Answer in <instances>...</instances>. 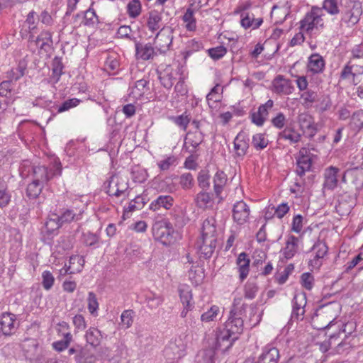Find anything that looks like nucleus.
<instances>
[{
    "instance_id": "42",
    "label": "nucleus",
    "mask_w": 363,
    "mask_h": 363,
    "mask_svg": "<svg viewBox=\"0 0 363 363\" xmlns=\"http://www.w3.org/2000/svg\"><path fill=\"white\" fill-rule=\"evenodd\" d=\"M258 291V286L255 282L248 281L244 286V296L247 299H253Z\"/></svg>"
},
{
    "instance_id": "32",
    "label": "nucleus",
    "mask_w": 363,
    "mask_h": 363,
    "mask_svg": "<svg viewBox=\"0 0 363 363\" xmlns=\"http://www.w3.org/2000/svg\"><path fill=\"white\" fill-rule=\"evenodd\" d=\"M86 342L93 347L100 345L102 339L101 331L96 328H90L85 335Z\"/></svg>"
},
{
    "instance_id": "41",
    "label": "nucleus",
    "mask_w": 363,
    "mask_h": 363,
    "mask_svg": "<svg viewBox=\"0 0 363 363\" xmlns=\"http://www.w3.org/2000/svg\"><path fill=\"white\" fill-rule=\"evenodd\" d=\"M341 0H324L323 8L330 14L339 13V4Z\"/></svg>"
},
{
    "instance_id": "13",
    "label": "nucleus",
    "mask_w": 363,
    "mask_h": 363,
    "mask_svg": "<svg viewBox=\"0 0 363 363\" xmlns=\"http://www.w3.org/2000/svg\"><path fill=\"white\" fill-rule=\"evenodd\" d=\"M340 169L333 166L326 168L324 171L323 189L333 190L337 185V174Z\"/></svg>"
},
{
    "instance_id": "3",
    "label": "nucleus",
    "mask_w": 363,
    "mask_h": 363,
    "mask_svg": "<svg viewBox=\"0 0 363 363\" xmlns=\"http://www.w3.org/2000/svg\"><path fill=\"white\" fill-rule=\"evenodd\" d=\"M340 25L351 28L356 25L362 14V9L359 1L347 2L341 13Z\"/></svg>"
},
{
    "instance_id": "59",
    "label": "nucleus",
    "mask_w": 363,
    "mask_h": 363,
    "mask_svg": "<svg viewBox=\"0 0 363 363\" xmlns=\"http://www.w3.org/2000/svg\"><path fill=\"white\" fill-rule=\"evenodd\" d=\"M286 121L285 115L281 112H279L276 116L272 118L271 123L275 128L281 129L285 126Z\"/></svg>"
},
{
    "instance_id": "47",
    "label": "nucleus",
    "mask_w": 363,
    "mask_h": 363,
    "mask_svg": "<svg viewBox=\"0 0 363 363\" xmlns=\"http://www.w3.org/2000/svg\"><path fill=\"white\" fill-rule=\"evenodd\" d=\"M52 67L53 77H56L55 81L57 82L60 77L63 73L62 69L64 66L61 59L57 57H55L52 60Z\"/></svg>"
},
{
    "instance_id": "61",
    "label": "nucleus",
    "mask_w": 363,
    "mask_h": 363,
    "mask_svg": "<svg viewBox=\"0 0 363 363\" xmlns=\"http://www.w3.org/2000/svg\"><path fill=\"white\" fill-rule=\"evenodd\" d=\"M99 238L96 234L88 232L83 233V242L86 246H93L99 242Z\"/></svg>"
},
{
    "instance_id": "43",
    "label": "nucleus",
    "mask_w": 363,
    "mask_h": 363,
    "mask_svg": "<svg viewBox=\"0 0 363 363\" xmlns=\"http://www.w3.org/2000/svg\"><path fill=\"white\" fill-rule=\"evenodd\" d=\"M179 184L183 189H191L194 184L193 175L189 172L182 174L179 178Z\"/></svg>"
},
{
    "instance_id": "19",
    "label": "nucleus",
    "mask_w": 363,
    "mask_h": 363,
    "mask_svg": "<svg viewBox=\"0 0 363 363\" xmlns=\"http://www.w3.org/2000/svg\"><path fill=\"white\" fill-rule=\"evenodd\" d=\"M237 339L238 336L235 334L232 333L225 328L217 336V345L220 349L223 346H225L223 350H227L233 345V342Z\"/></svg>"
},
{
    "instance_id": "34",
    "label": "nucleus",
    "mask_w": 363,
    "mask_h": 363,
    "mask_svg": "<svg viewBox=\"0 0 363 363\" xmlns=\"http://www.w3.org/2000/svg\"><path fill=\"white\" fill-rule=\"evenodd\" d=\"M84 259L83 257L79 255H72L69 257L68 267H70L71 273L80 272L84 264Z\"/></svg>"
},
{
    "instance_id": "7",
    "label": "nucleus",
    "mask_w": 363,
    "mask_h": 363,
    "mask_svg": "<svg viewBox=\"0 0 363 363\" xmlns=\"http://www.w3.org/2000/svg\"><path fill=\"white\" fill-rule=\"evenodd\" d=\"M173 29L169 27H162L155 38V45L156 48L162 53L167 51L172 45L173 40Z\"/></svg>"
},
{
    "instance_id": "33",
    "label": "nucleus",
    "mask_w": 363,
    "mask_h": 363,
    "mask_svg": "<svg viewBox=\"0 0 363 363\" xmlns=\"http://www.w3.org/2000/svg\"><path fill=\"white\" fill-rule=\"evenodd\" d=\"M227 182L226 174L222 171H218L213 177V187L216 196L218 197Z\"/></svg>"
},
{
    "instance_id": "53",
    "label": "nucleus",
    "mask_w": 363,
    "mask_h": 363,
    "mask_svg": "<svg viewBox=\"0 0 363 363\" xmlns=\"http://www.w3.org/2000/svg\"><path fill=\"white\" fill-rule=\"evenodd\" d=\"M42 284L45 290H50L55 281V278L50 271H44L42 274Z\"/></svg>"
},
{
    "instance_id": "40",
    "label": "nucleus",
    "mask_w": 363,
    "mask_h": 363,
    "mask_svg": "<svg viewBox=\"0 0 363 363\" xmlns=\"http://www.w3.org/2000/svg\"><path fill=\"white\" fill-rule=\"evenodd\" d=\"M183 21L186 23V28L189 31L196 30V19L194 16V11L188 9L182 17Z\"/></svg>"
},
{
    "instance_id": "26",
    "label": "nucleus",
    "mask_w": 363,
    "mask_h": 363,
    "mask_svg": "<svg viewBox=\"0 0 363 363\" xmlns=\"http://www.w3.org/2000/svg\"><path fill=\"white\" fill-rule=\"evenodd\" d=\"M298 239L294 235L289 237L283 250V255L286 259H291L296 255L298 250Z\"/></svg>"
},
{
    "instance_id": "54",
    "label": "nucleus",
    "mask_w": 363,
    "mask_h": 363,
    "mask_svg": "<svg viewBox=\"0 0 363 363\" xmlns=\"http://www.w3.org/2000/svg\"><path fill=\"white\" fill-rule=\"evenodd\" d=\"M13 88V82L11 80H4L0 84V96L9 97Z\"/></svg>"
},
{
    "instance_id": "50",
    "label": "nucleus",
    "mask_w": 363,
    "mask_h": 363,
    "mask_svg": "<svg viewBox=\"0 0 363 363\" xmlns=\"http://www.w3.org/2000/svg\"><path fill=\"white\" fill-rule=\"evenodd\" d=\"M306 305V296L305 294H296L292 300V308L300 311Z\"/></svg>"
},
{
    "instance_id": "36",
    "label": "nucleus",
    "mask_w": 363,
    "mask_h": 363,
    "mask_svg": "<svg viewBox=\"0 0 363 363\" xmlns=\"http://www.w3.org/2000/svg\"><path fill=\"white\" fill-rule=\"evenodd\" d=\"M142 11V5L140 0H130L127 5V13L130 18H135Z\"/></svg>"
},
{
    "instance_id": "20",
    "label": "nucleus",
    "mask_w": 363,
    "mask_h": 363,
    "mask_svg": "<svg viewBox=\"0 0 363 363\" xmlns=\"http://www.w3.org/2000/svg\"><path fill=\"white\" fill-rule=\"evenodd\" d=\"M216 223L213 216H209L203 220L201 228V238H216Z\"/></svg>"
},
{
    "instance_id": "64",
    "label": "nucleus",
    "mask_w": 363,
    "mask_h": 363,
    "mask_svg": "<svg viewBox=\"0 0 363 363\" xmlns=\"http://www.w3.org/2000/svg\"><path fill=\"white\" fill-rule=\"evenodd\" d=\"M363 261V252H359L351 261L345 264V272H348Z\"/></svg>"
},
{
    "instance_id": "5",
    "label": "nucleus",
    "mask_w": 363,
    "mask_h": 363,
    "mask_svg": "<svg viewBox=\"0 0 363 363\" xmlns=\"http://www.w3.org/2000/svg\"><path fill=\"white\" fill-rule=\"evenodd\" d=\"M173 228L168 221H162L155 223L152 228V233L155 240L163 245H168L172 242Z\"/></svg>"
},
{
    "instance_id": "25",
    "label": "nucleus",
    "mask_w": 363,
    "mask_h": 363,
    "mask_svg": "<svg viewBox=\"0 0 363 363\" xmlns=\"http://www.w3.org/2000/svg\"><path fill=\"white\" fill-rule=\"evenodd\" d=\"M250 259L245 252L239 255L237 259V265L240 272V278L243 281L248 275L250 271Z\"/></svg>"
},
{
    "instance_id": "1",
    "label": "nucleus",
    "mask_w": 363,
    "mask_h": 363,
    "mask_svg": "<svg viewBox=\"0 0 363 363\" xmlns=\"http://www.w3.org/2000/svg\"><path fill=\"white\" fill-rule=\"evenodd\" d=\"M55 175L52 169L45 166L33 167V181L26 189V196L30 199H36L42 191L43 186Z\"/></svg>"
},
{
    "instance_id": "62",
    "label": "nucleus",
    "mask_w": 363,
    "mask_h": 363,
    "mask_svg": "<svg viewBox=\"0 0 363 363\" xmlns=\"http://www.w3.org/2000/svg\"><path fill=\"white\" fill-rule=\"evenodd\" d=\"M313 277L311 274L307 272L301 275L302 286L307 290H311L313 286Z\"/></svg>"
},
{
    "instance_id": "29",
    "label": "nucleus",
    "mask_w": 363,
    "mask_h": 363,
    "mask_svg": "<svg viewBox=\"0 0 363 363\" xmlns=\"http://www.w3.org/2000/svg\"><path fill=\"white\" fill-rule=\"evenodd\" d=\"M196 206L200 208H208L213 206V194L206 192H199L195 199Z\"/></svg>"
},
{
    "instance_id": "55",
    "label": "nucleus",
    "mask_w": 363,
    "mask_h": 363,
    "mask_svg": "<svg viewBox=\"0 0 363 363\" xmlns=\"http://www.w3.org/2000/svg\"><path fill=\"white\" fill-rule=\"evenodd\" d=\"M88 310L91 315H94L99 308V303L94 293L89 292L88 295Z\"/></svg>"
},
{
    "instance_id": "44",
    "label": "nucleus",
    "mask_w": 363,
    "mask_h": 363,
    "mask_svg": "<svg viewBox=\"0 0 363 363\" xmlns=\"http://www.w3.org/2000/svg\"><path fill=\"white\" fill-rule=\"evenodd\" d=\"M94 359L93 356L89 354L88 350L79 345L77 356H74V360L77 363H91Z\"/></svg>"
},
{
    "instance_id": "37",
    "label": "nucleus",
    "mask_w": 363,
    "mask_h": 363,
    "mask_svg": "<svg viewBox=\"0 0 363 363\" xmlns=\"http://www.w3.org/2000/svg\"><path fill=\"white\" fill-rule=\"evenodd\" d=\"M79 216L80 215H77L72 209H63L60 215H58V218L62 225L65 223H69L73 220H79Z\"/></svg>"
},
{
    "instance_id": "31",
    "label": "nucleus",
    "mask_w": 363,
    "mask_h": 363,
    "mask_svg": "<svg viewBox=\"0 0 363 363\" xmlns=\"http://www.w3.org/2000/svg\"><path fill=\"white\" fill-rule=\"evenodd\" d=\"M116 179V178L115 177H111V180L107 184L105 183V189H106V193L109 196H114L116 197H119L123 194H124V192L127 190L128 186H127V184H125L122 187H120V184H118V182H116V190H113L112 189V184H113V182H115Z\"/></svg>"
},
{
    "instance_id": "27",
    "label": "nucleus",
    "mask_w": 363,
    "mask_h": 363,
    "mask_svg": "<svg viewBox=\"0 0 363 363\" xmlns=\"http://www.w3.org/2000/svg\"><path fill=\"white\" fill-rule=\"evenodd\" d=\"M234 148L238 157H243L249 148L248 140L242 134H238L234 140Z\"/></svg>"
},
{
    "instance_id": "51",
    "label": "nucleus",
    "mask_w": 363,
    "mask_h": 363,
    "mask_svg": "<svg viewBox=\"0 0 363 363\" xmlns=\"http://www.w3.org/2000/svg\"><path fill=\"white\" fill-rule=\"evenodd\" d=\"M219 312V308L216 306H213L210 309L203 313L201 315V320L203 322H210L214 320Z\"/></svg>"
},
{
    "instance_id": "63",
    "label": "nucleus",
    "mask_w": 363,
    "mask_h": 363,
    "mask_svg": "<svg viewBox=\"0 0 363 363\" xmlns=\"http://www.w3.org/2000/svg\"><path fill=\"white\" fill-rule=\"evenodd\" d=\"M72 323L78 330H84L86 327L84 317L81 314L74 315L72 318Z\"/></svg>"
},
{
    "instance_id": "15",
    "label": "nucleus",
    "mask_w": 363,
    "mask_h": 363,
    "mask_svg": "<svg viewBox=\"0 0 363 363\" xmlns=\"http://www.w3.org/2000/svg\"><path fill=\"white\" fill-rule=\"evenodd\" d=\"M33 35H30L29 38V42L30 43L35 42V44L38 45L41 43L40 45L41 50H43L46 52L51 51L52 48V35L49 31H43L35 40H33Z\"/></svg>"
},
{
    "instance_id": "48",
    "label": "nucleus",
    "mask_w": 363,
    "mask_h": 363,
    "mask_svg": "<svg viewBox=\"0 0 363 363\" xmlns=\"http://www.w3.org/2000/svg\"><path fill=\"white\" fill-rule=\"evenodd\" d=\"M226 52L227 49L223 45H220L208 50V53L209 56L215 60H218L222 58L226 54Z\"/></svg>"
},
{
    "instance_id": "21",
    "label": "nucleus",
    "mask_w": 363,
    "mask_h": 363,
    "mask_svg": "<svg viewBox=\"0 0 363 363\" xmlns=\"http://www.w3.org/2000/svg\"><path fill=\"white\" fill-rule=\"evenodd\" d=\"M149 89V82L145 79H141L136 81L134 86L130 87L129 95L138 99L142 97Z\"/></svg>"
},
{
    "instance_id": "24",
    "label": "nucleus",
    "mask_w": 363,
    "mask_h": 363,
    "mask_svg": "<svg viewBox=\"0 0 363 363\" xmlns=\"http://www.w3.org/2000/svg\"><path fill=\"white\" fill-rule=\"evenodd\" d=\"M308 69L314 74L320 73L325 67V60L319 54H313L309 57Z\"/></svg>"
},
{
    "instance_id": "9",
    "label": "nucleus",
    "mask_w": 363,
    "mask_h": 363,
    "mask_svg": "<svg viewBox=\"0 0 363 363\" xmlns=\"http://www.w3.org/2000/svg\"><path fill=\"white\" fill-rule=\"evenodd\" d=\"M272 86V91L277 94L289 95L294 90L291 81L283 75H278L274 79Z\"/></svg>"
},
{
    "instance_id": "56",
    "label": "nucleus",
    "mask_w": 363,
    "mask_h": 363,
    "mask_svg": "<svg viewBox=\"0 0 363 363\" xmlns=\"http://www.w3.org/2000/svg\"><path fill=\"white\" fill-rule=\"evenodd\" d=\"M298 118L301 130H304L305 128H308L309 125L314 123L311 116L306 113L299 114Z\"/></svg>"
},
{
    "instance_id": "38",
    "label": "nucleus",
    "mask_w": 363,
    "mask_h": 363,
    "mask_svg": "<svg viewBox=\"0 0 363 363\" xmlns=\"http://www.w3.org/2000/svg\"><path fill=\"white\" fill-rule=\"evenodd\" d=\"M300 98L303 101V105L311 106L318 101V95L316 91L307 89L301 94Z\"/></svg>"
},
{
    "instance_id": "23",
    "label": "nucleus",
    "mask_w": 363,
    "mask_h": 363,
    "mask_svg": "<svg viewBox=\"0 0 363 363\" xmlns=\"http://www.w3.org/2000/svg\"><path fill=\"white\" fill-rule=\"evenodd\" d=\"M61 226L62 224L59 220L58 215L56 213H50L45 223V233L48 235H57Z\"/></svg>"
},
{
    "instance_id": "39",
    "label": "nucleus",
    "mask_w": 363,
    "mask_h": 363,
    "mask_svg": "<svg viewBox=\"0 0 363 363\" xmlns=\"http://www.w3.org/2000/svg\"><path fill=\"white\" fill-rule=\"evenodd\" d=\"M72 340V335L70 333L64 334V338L61 340L54 342L52 343L53 348L59 352L67 348Z\"/></svg>"
},
{
    "instance_id": "17",
    "label": "nucleus",
    "mask_w": 363,
    "mask_h": 363,
    "mask_svg": "<svg viewBox=\"0 0 363 363\" xmlns=\"http://www.w3.org/2000/svg\"><path fill=\"white\" fill-rule=\"evenodd\" d=\"M155 48L150 43H135V55L138 59L148 60L155 55Z\"/></svg>"
},
{
    "instance_id": "12",
    "label": "nucleus",
    "mask_w": 363,
    "mask_h": 363,
    "mask_svg": "<svg viewBox=\"0 0 363 363\" xmlns=\"http://www.w3.org/2000/svg\"><path fill=\"white\" fill-rule=\"evenodd\" d=\"M279 359V352L278 349L274 347H265L262 353L259 355L257 362L247 359L245 363H278Z\"/></svg>"
},
{
    "instance_id": "8",
    "label": "nucleus",
    "mask_w": 363,
    "mask_h": 363,
    "mask_svg": "<svg viewBox=\"0 0 363 363\" xmlns=\"http://www.w3.org/2000/svg\"><path fill=\"white\" fill-rule=\"evenodd\" d=\"M250 209L243 201L236 202L233 208V219L238 225L246 223L250 218Z\"/></svg>"
},
{
    "instance_id": "4",
    "label": "nucleus",
    "mask_w": 363,
    "mask_h": 363,
    "mask_svg": "<svg viewBox=\"0 0 363 363\" xmlns=\"http://www.w3.org/2000/svg\"><path fill=\"white\" fill-rule=\"evenodd\" d=\"M321 11L318 8H312L301 21V29L307 33L311 32L314 28L323 27V21L321 18Z\"/></svg>"
},
{
    "instance_id": "10",
    "label": "nucleus",
    "mask_w": 363,
    "mask_h": 363,
    "mask_svg": "<svg viewBox=\"0 0 363 363\" xmlns=\"http://www.w3.org/2000/svg\"><path fill=\"white\" fill-rule=\"evenodd\" d=\"M216 244V238H201L196 242V248L200 257L208 259L211 257Z\"/></svg>"
},
{
    "instance_id": "14",
    "label": "nucleus",
    "mask_w": 363,
    "mask_h": 363,
    "mask_svg": "<svg viewBox=\"0 0 363 363\" xmlns=\"http://www.w3.org/2000/svg\"><path fill=\"white\" fill-rule=\"evenodd\" d=\"M300 156L296 160V173L298 176L302 177L305 174L306 172L311 169L312 161L309 156L305 155L307 153L306 148H302L300 150Z\"/></svg>"
},
{
    "instance_id": "16",
    "label": "nucleus",
    "mask_w": 363,
    "mask_h": 363,
    "mask_svg": "<svg viewBox=\"0 0 363 363\" xmlns=\"http://www.w3.org/2000/svg\"><path fill=\"white\" fill-rule=\"evenodd\" d=\"M204 139V135L201 131L196 130L194 132L189 131L185 137L184 145H189L191 149L189 152L194 153L196 152L197 147L202 143Z\"/></svg>"
},
{
    "instance_id": "58",
    "label": "nucleus",
    "mask_w": 363,
    "mask_h": 363,
    "mask_svg": "<svg viewBox=\"0 0 363 363\" xmlns=\"http://www.w3.org/2000/svg\"><path fill=\"white\" fill-rule=\"evenodd\" d=\"M177 161L174 156H169L165 159L157 162V165L161 171L168 170L172 165H174Z\"/></svg>"
},
{
    "instance_id": "11",
    "label": "nucleus",
    "mask_w": 363,
    "mask_h": 363,
    "mask_svg": "<svg viewBox=\"0 0 363 363\" xmlns=\"http://www.w3.org/2000/svg\"><path fill=\"white\" fill-rule=\"evenodd\" d=\"M179 293L181 299V302L184 306L182 311L181 312V317L185 318L187 313L191 311L194 306L192 302V294L191 291L187 286H182L179 288Z\"/></svg>"
},
{
    "instance_id": "28",
    "label": "nucleus",
    "mask_w": 363,
    "mask_h": 363,
    "mask_svg": "<svg viewBox=\"0 0 363 363\" xmlns=\"http://www.w3.org/2000/svg\"><path fill=\"white\" fill-rule=\"evenodd\" d=\"M147 26L150 30L154 32L162 26V14L155 10L149 12Z\"/></svg>"
},
{
    "instance_id": "35",
    "label": "nucleus",
    "mask_w": 363,
    "mask_h": 363,
    "mask_svg": "<svg viewBox=\"0 0 363 363\" xmlns=\"http://www.w3.org/2000/svg\"><path fill=\"white\" fill-rule=\"evenodd\" d=\"M26 68V66L25 63L20 62L16 67L7 72L6 78L12 82L13 81H17L25 74Z\"/></svg>"
},
{
    "instance_id": "45",
    "label": "nucleus",
    "mask_w": 363,
    "mask_h": 363,
    "mask_svg": "<svg viewBox=\"0 0 363 363\" xmlns=\"http://www.w3.org/2000/svg\"><path fill=\"white\" fill-rule=\"evenodd\" d=\"M252 143L257 150H263L267 146L268 140L264 134L257 133L252 137Z\"/></svg>"
},
{
    "instance_id": "6",
    "label": "nucleus",
    "mask_w": 363,
    "mask_h": 363,
    "mask_svg": "<svg viewBox=\"0 0 363 363\" xmlns=\"http://www.w3.org/2000/svg\"><path fill=\"white\" fill-rule=\"evenodd\" d=\"M246 305H242L239 311L235 308L230 311L228 320L225 323V328L233 334L239 335L243 330L244 321L242 318V313L245 311Z\"/></svg>"
},
{
    "instance_id": "22",
    "label": "nucleus",
    "mask_w": 363,
    "mask_h": 363,
    "mask_svg": "<svg viewBox=\"0 0 363 363\" xmlns=\"http://www.w3.org/2000/svg\"><path fill=\"white\" fill-rule=\"evenodd\" d=\"M173 203L174 199L172 196L169 195H161L152 201L150 205V208L154 211L159 210L160 208L168 210L171 208Z\"/></svg>"
},
{
    "instance_id": "46",
    "label": "nucleus",
    "mask_w": 363,
    "mask_h": 363,
    "mask_svg": "<svg viewBox=\"0 0 363 363\" xmlns=\"http://www.w3.org/2000/svg\"><path fill=\"white\" fill-rule=\"evenodd\" d=\"M133 314L134 312L133 310H125L122 313L121 315V324L125 329H128L132 325L133 323Z\"/></svg>"
},
{
    "instance_id": "18",
    "label": "nucleus",
    "mask_w": 363,
    "mask_h": 363,
    "mask_svg": "<svg viewBox=\"0 0 363 363\" xmlns=\"http://www.w3.org/2000/svg\"><path fill=\"white\" fill-rule=\"evenodd\" d=\"M15 315L11 313H4L0 317V328L3 335H10L14 329Z\"/></svg>"
},
{
    "instance_id": "57",
    "label": "nucleus",
    "mask_w": 363,
    "mask_h": 363,
    "mask_svg": "<svg viewBox=\"0 0 363 363\" xmlns=\"http://www.w3.org/2000/svg\"><path fill=\"white\" fill-rule=\"evenodd\" d=\"M80 100L76 98H73L69 100H67L62 103V104L59 106L57 109V113H62L69 110L71 108L75 107L79 104Z\"/></svg>"
},
{
    "instance_id": "52",
    "label": "nucleus",
    "mask_w": 363,
    "mask_h": 363,
    "mask_svg": "<svg viewBox=\"0 0 363 363\" xmlns=\"http://www.w3.org/2000/svg\"><path fill=\"white\" fill-rule=\"evenodd\" d=\"M203 48L202 43L194 39L188 42L186 50L184 52V57L190 56L194 52L200 50Z\"/></svg>"
},
{
    "instance_id": "2",
    "label": "nucleus",
    "mask_w": 363,
    "mask_h": 363,
    "mask_svg": "<svg viewBox=\"0 0 363 363\" xmlns=\"http://www.w3.org/2000/svg\"><path fill=\"white\" fill-rule=\"evenodd\" d=\"M338 311L337 304L329 303L323 306L312 319L314 327L323 330L331 326L338 315Z\"/></svg>"
},
{
    "instance_id": "49",
    "label": "nucleus",
    "mask_w": 363,
    "mask_h": 363,
    "mask_svg": "<svg viewBox=\"0 0 363 363\" xmlns=\"http://www.w3.org/2000/svg\"><path fill=\"white\" fill-rule=\"evenodd\" d=\"M98 22V16L95 11L89 8L84 13L83 23L85 26H92Z\"/></svg>"
},
{
    "instance_id": "30",
    "label": "nucleus",
    "mask_w": 363,
    "mask_h": 363,
    "mask_svg": "<svg viewBox=\"0 0 363 363\" xmlns=\"http://www.w3.org/2000/svg\"><path fill=\"white\" fill-rule=\"evenodd\" d=\"M279 138L289 140L291 143H296L301 140V134L293 127L287 126L279 133Z\"/></svg>"
},
{
    "instance_id": "60",
    "label": "nucleus",
    "mask_w": 363,
    "mask_h": 363,
    "mask_svg": "<svg viewBox=\"0 0 363 363\" xmlns=\"http://www.w3.org/2000/svg\"><path fill=\"white\" fill-rule=\"evenodd\" d=\"M209 178L210 176L206 170L200 171L197 178L199 186L202 189L208 188Z\"/></svg>"
}]
</instances>
